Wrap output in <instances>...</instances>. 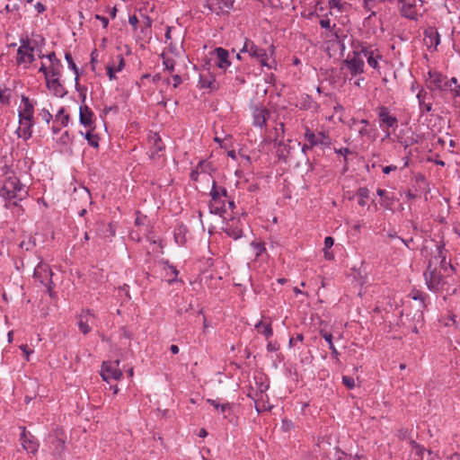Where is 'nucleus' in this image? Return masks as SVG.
Wrapping results in <instances>:
<instances>
[{"mask_svg": "<svg viewBox=\"0 0 460 460\" xmlns=\"http://www.w3.org/2000/svg\"><path fill=\"white\" fill-rule=\"evenodd\" d=\"M360 52L363 58H367V63L371 67L375 69L378 67V60L381 58V56L376 53V51L367 48H362Z\"/></svg>", "mask_w": 460, "mask_h": 460, "instance_id": "obj_22", "label": "nucleus"}, {"mask_svg": "<svg viewBox=\"0 0 460 460\" xmlns=\"http://www.w3.org/2000/svg\"><path fill=\"white\" fill-rule=\"evenodd\" d=\"M20 349L22 350V352H23V354L25 356V359L27 361H29L30 360V355H31L33 353V349H30L26 344L21 345Z\"/></svg>", "mask_w": 460, "mask_h": 460, "instance_id": "obj_46", "label": "nucleus"}, {"mask_svg": "<svg viewBox=\"0 0 460 460\" xmlns=\"http://www.w3.org/2000/svg\"><path fill=\"white\" fill-rule=\"evenodd\" d=\"M342 383L349 389H352L355 387V380L353 377L344 376L342 377Z\"/></svg>", "mask_w": 460, "mask_h": 460, "instance_id": "obj_43", "label": "nucleus"}, {"mask_svg": "<svg viewBox=\"0 0 460 460\" xmlns=\"http://www.w3.org/2000/svg\"><path fill=\"white\" fill-rule=\"evenodd\" d=\"M92 131L93 128H90V130H88L85 133L84 137L91 146L97 148L99 146V137L96 134H93Z\"/></svg>", "mask_w": 460, "mask_h": 460, "instance_id": "obj_32", "label": "nucleus"}, {"mask_svg": "<svg viewBox=\"0 0 460 460\" xmlns=\"http://www.w3.org/2000/svg\"><path fill=\"white\" fill-rule=\"evenodd\" d=\"M215 53L217 58V65L218 67L222 69L227 68L230 66V61L228 60V51L223 48H217L215 49Z\"/></svg>", "mask_w": 460, "mask_h": 460, "instance_id": "obj_24", "label": "nucleus"}, {"mask_svg": "<svg viewBox=\"0 0 460 460\" xmlns=\"http://www.w3.org/2000/svg\"><path fill=\"white\" fill-rule=\"evenodd\" d=\"M379 127L385 133V137L389 138L391 137L390 128L394 131L398 127V119L395 116L390 114L388 109L385 106H381L378 109Z\"/></svg>", "mask_w": 460, "mask_h": 460, "instance_id": "obj_5", "label": "nucleus"}, {"mask_svg": "<svg viewBox=\"0 0 460 460\" xmlns=\"http://www.w3.org/2000/svg\"><path fill=\"white\" fill-rule=\"evenodd\" d=\"M88 322V319H86L85 322L83 321V317H81V319L79 320L78 322V327L80 329V331L84 333V334H87L88 332H91V327L89 326V324L87 323Z\"/></svg>", "mask_w": 460, "mask_h": 460, "instance_id": "obj_39", "label": "nucleus"}, {"mask_svg": "<svg viewBox=\"0 0 460 460\" xmlns=\"http://www.w3.org/2000/svg\"><path fill=\"white\" fill-rule=\"evenodd\" d=\"M241 52L248 53L250 57L256 58L261 66L271 68V66L268 63L267 52L256 46L252 41L246 40Z\"/></svg>", "mask_w": 460, "mask_h": 460, "instance_id": "obj_6", "label": "nucleus"}, {"mask_svg": "<svg viewBox=\"0 0 460 460\" xmlns=\"http://www.w3.org/2000/svg\"><path fill=\"white\" fill-rule=\"evenodd\" d=\"M425 40L427 45L437 47L440 43V35L437 30L433 28H429L425 31Z\"/></svg>", "mask_w": 460, "mask_h": 460, "instance_id": "obj_25", "label": "nucleus"}, {"mask_svg": "<svg viewBox=\"0 0 460 460\" xmlns=\"http://www.w3.org/2000/svg\"><path fill=\"white\" fill-rule=\"evenodd\" d=\"M39 117H40V119L45 121L46 123H49V121L51 120L52 119V115L51 113L49 111V110L43 108L40 112H39Z\"/></svg>", "mask_w": 460, "mask_h": 460, "instance_id": "obj_40", "label": "nucleus"}, {"mask_svg": "<svg viewBox=\"0 0 460 460\" xmlns=\"http://www.w3.org/2000/svg\"><path fill=\"white\" fill-rule=\"evenodd\" d=\"M209 195L210 200L208 208L212 214L222 216L226 212L227 207L230 209L235 208L234 201L228 196L226 189L218 186L214 180L212 181V188Z\"/></svg>", "mask_w": 460, "mask_h": 460, "instance_id": "obj_1", "label": "nucleus"}, {"mask_svg": "<svg viewBox=\"0 0 460 460\" xmlns=\"http://www.w3.org/2000/svg\"><path fill=\"white\" fill-rule=\"evenodd\" d=\"M270 118V111L264 106L252 108V123L255 127L263 128Z\"/></svg>", "mask_w": 460, "mask_h": 460, "instance_id": "obj_14", "label": "nucleus"}, {"mask_svg": "<svg viewBox=\"0 0 460 460\" xmlns=\"http://www.w3.org/2000/svg\"><path fill=\"white\" fill-rule=\"evenodd\" d=\"M128 22L130 25H132L134 27V29H136V27L138 23V19L136 15H131L128 18Z\"/></svg>", "mask_w": 460, "mask_h": 460, "instance_id": "obj_53", "label": "nucleus"}, {"mask_svg": "<svg viewBox=\"0 0 460 460\" xmlns=\"http://www.w3.org/2000/svg\"><path fill=\"white\" fill-rule=\"evenodd\" d=\"M65 59L67 62L69 68H71L75 72V88L78 92H81L82 88L78 83V68L73 60L72 55L69 52H66L65 54Z\"/></svg>", "mask_w": 460, "mask_h": 460, "instance_id": "obj_27", "label": "nucleus"}, {"mask_svg": "<svg viewBox=\"0 0 460 460\" xmlns=\"http://www.w3.org/2000/svg\"><path fill=\"white\" fill-rule=\"evenodd\" d=\"M8 101H9V98L6 94V91L0 86V102L2 103H6V102H8Z\"/></svg>", "mask_w": 460, "mask_h": 460, "instance_id": "obj_48", "label": "nucleus"}, {"mask_svg": "<svg viewBox=\"0 0 460 460\" xmlns=\"http://www.w3.org/2000/svg\"><path fill=\"white\" fill-rule=\"evenodd\" d=\"M119 361L115 362H103L102 367L101 376L106 382L110 380H119L122 376V372L119 368Z\"/></svg>", "mask_w": 460, "mask_h": 460, "instance_id": "obj_11", "label": "nucleus"}, {"mask_svg": "<svg viewBox=\"0 0 460 460\" xmlns=\"http://www.w3.org/2000/svg\"><path fill=\"white\" fill-rule=\"evenodd\" d=\"M347 4L341 2V0H329L328 1V7L332 10L335 9L339 13H342L345 10Z\"/></svg>", "mask_w": 460, "mask_h": 460, "instance_id": "obj_34", "label": "nucleus"}, {"mask_svg": "<svg viewBox=\"0 0 460 460\" xmlns=\"http://www.w3.org/2000/svg\"><path fill=\"white\" fill-rule=\"evenodd\" d=\"M95 19L101 21L103 28H107L108 24H109V19L107 17H104V16H102V15H99V14H96L95 15Z\"/></svg>", "mask_w": 460, "mask_h": 460, "instance_id": "obj_50", "label": "nucleus"}, {"mask_svg": "<svg viewBox=\"0 0 460 460\" xmlns=\"http://www.w3.org/2000/svg\"><path fill=\"white\" fill-rule=\"evenodd\" d=\"M61 69L58 67L49 66V73L45 77L46 87L56 97L62 98L66 94V90L60 81Z\"/></svg>", "mask_w": 460, "mask_h": 460, "instance_id": "obj_4", "label": "nucleus"}, {"mask_svg": "<svg viewBox=\"0 0 460 460\" xmlns=\"http://www.w3.org/2000/svg\"><path fill=\"white\" fill-rule=\"evenodd\" d=\"M22 431L20 438V442L24 450L28 453L35 454L39 449V442L30 432H27L25 428L22 427Z\"/></svg>", "mask_w": 460, "mask_h": 460, "instance_id": "obj_12", "label": "nucleus"}, {"mask_svg": "<svg viewBox=\"0 0 460 460\" xmlns=\"http://www.w3.org/2000/svg\"><path fill=\"white\" fill-rule=\"evenodd\" d=\"M402 4L401 13L402 16L414 20L417 17L415 0H404Z\"/></svg>", "mask_w": 460, "mask_h": 460, "instance_id": "obj_21", "label": "nucleus"}, {"mask_svg": "<svg viewBox=\"0 0 460 460\" xmlns=\"http://www.w3.org/2000/svg\"><path fill=\"white\" fill-rule=\"evenodd\" d=\"M421 109L425 110L427 112L430 111L432 110V104L430 102H426L422 106H420Z\"/></svg>", "mask_w": 460, "mask_h": 460, "instance_id": "obj_58", "label": "nucleus"}, {"mask_svg": "<svg viewBox=\"0 0 460 460\" xmlns=\"http://www.w3.org/2000/svg\"><path fill=\"white\" fill-rule=\"evenodd\" d=\"M255 328L259 333L263 334L266 338H270L273 334V331L270 323H265L262 321H260L255 324Z\"/></svg>", "mask_w": 460, "mask_h": 460, "instance_id": "obj_28", "label": "nucleus"}, {"mask_svg": "<svg viewBox=\"0 0 460 460\" xmlns=\"http://www.w3.org/2000/svg\"><path fill=\"white\" fill-rule=\"evenodd\" d=\"M252 246L254 249L256 257L260 256L265 251V246L263 243H252Z\"/></svg>", "mask_w": 460, "mask_h": 460, "instance_id": "obj_44", "label": "nucleus"}, {"mask_svg": "<svg viewBox=\"0 0 460 460\" xmlns=\"http://www.w3.org/2000/svg\"><path fill=\"white\" fill-rule=\"evenodd\" d=\"M79 119H80V123L82 125H84V127L89 128H93L94 114L88 106H86V105L80 106Z\"/></svg>", "mask_w": 460, "mask_h": 460, "instance_id": "obj_18", "label": "nucleus"}, {"mask_svg": "<svg viewBox=\"0 0 460 460\" xmlns=\"http://www.w3.org/2000/svg\"><path fill=\"white\" fill-rule=\"evenodd\" d=\"M333 457L328 460H349V456L337 447H333ZM327 460V459H326Z\"/></svg>", "mask_w": 460, "mask_h": 460, "instance_id": "obj_36", "label": "nucleus"}, {"mask_svg": "<svg viewBox=\"0 0 460 460\" xmlns=\"http://www.w3.org/2000/svg\"><path fill=\"white\" fill-rule=\"evenodd\" d=\"M305 138L310 144L309 147H314L318 145H328L329 137L324 132L315 134L309 128H305Z\"/></svg>", "mask_w": 460, "mask_h": 460, "instance_id": "obj_15", "label": "nucleus"}, {"mask_svg": "<svg viewBox=\"0 0 460 460\" xmlns=\"http://www.w3.org/2000/svg\"><path fill=\"white\" fill-rule=\"evenodd\" d=\"M49 443L50 444V449L55 456H60L65 449V439L59 437L57 432L55 435L49 437Z\"/></svg>", "mask_w": 460, "mask_h": 460, "instance_id": "obj_19", "label": "nucleus"}, {"mask_svg": "<svg viewBox=\"0 0 460 460\" xmlns=\"http://www.w3.org/2000/svg\"><path fill=\"white\" fill-rule=\"evenodd\" d=\"M309 146H310V144H309V143H308V144H305V145L302 146V151H303V153H305H305L307 152V150H309V149H312V148H313V147H309Z\"/></svg>", "mask_w": 460, "mask_h": 460, "instance_id": "obj_64", "label": "nucleus"}, {"mask_svg": "<svg viewBox=\"0 0 460 460\" xmlns=\"http://www.w3.org/2000/svg\"><path fill=\"white\" fill-rule=\"evenodd\" d=\"M334 244V239L332 236H327L324 239L323 255L326 260H332L334 255L329 249Z\"/></svg>", "mask_w": 460, "mask_h": 460, "instance_id": "obj_29", "label": "nucleus"}, {"mask_svg": "<svg viewBox=\"0 0 460 460\" xmlns=\"http://www.w3.org/2000/svg\"><path fill=\"white\" fill-rule=\"evenodd\" d=\"M358 196L359 197L358 204L362 207L366 205V199L369 197V190L367 188H359L358 190Z\"/></svg>", "mask_w": 460, "mask_h": 460, "instance_id": "obj_35", "label": "nucleus"}, {"mask_svg": "<svg viewBox=\"0 0 460 460\" xmlns=\"http://www.w3.org/2000/svg\"><path fill=\"white\" fill-rule=\"evenodd\" d=\"M267 349L269 351H275V350H277V347L272 342H269L268 345H267Z\"/></svg>", "mask_w": 460, "mask_h": 460, "instance_id": "obj_59", "label": "nucleus"}, {"mask_svg": "<svg viewBox=\"0 0 460 460\" xmlns=\"http://www.w3.org/2000/svg\"><path fill=\"white\" fill-rule=\"evenodd\" d=\"M34 109L28 97L22 96L19 109V119L33 120Z\"/></svg>", "mask_w": 460, "mask_h": 460, "instance_id": "obj_17", "label": "nucleus"}, {"mask_svg": "<svg viewBox=\"0 0 460 460\" xmlns=\"http://www.w3.org/2000/svg\"><path fill=\"white\" fill-rule=\"evenodd\" d=\"M49 70V66H46L44 64H42L39 69V71L44 75V78L47 76Z\"/></svg>", "mask_w": 460, "mask_h": 460, "instance_id": "obj_56", "label": "nucleus"}, {"mask_svg": "<svg viewBox=\"0 0 460 460\" xmlns=\"http://www.w3.org/2000/svg\"><path fill=\"white\" fill-rule=\"evenodd\" d=\"M177 230V234L174 232V242L180 244L185 243L187 240L186 234L188 233L187 228L181 225Z\"/></svg>", "mask_w": 460, "mask_h": 460, "instance_id": "obj_30", "label": "nucleus"}, {"mask_svg": "<svg viewBox=\"0 0 460 460\" xmlns=\"http://www.w3.org/2000/svg\"><path fill=\"white\" fill-rule=\"evenodd\" d=\"M447 82H449V84H450V87L448 89H451L453 84H455V85L457 84V79L456 77H452L451 79H447Z\"/></svg>", "mask_w": 460, "mask_h": 460, "instance_id": "obj_60", "label": "nucleus"}, {"mask_svg": "<svg viewBox=\"0 0 460 460\" xmlns=\"http://www.w3.org/2000/svg\"><path fill=\"white\" fill-rule=\"evenodd\" d=\"M426 81L428 88L432 91H447L450 87V84L447 82V77L437 71H429Z\"/></svg>", "mask_w": 460, "mask_h": 460, "instance_id": "obj_9", "label": "nucleus"}, {"mask_svg": "<svg viewBox=\"0 0 460 460\" xmlns=\"http://www.w3.org/2000/svg\"><path fill=\"white\" fill-rule=\"evenodd\" d=\"M445 261L446 258L443 257L438 266L437 264L433 265V262L430 261L424 273L428 288L432 291H439L445 288L447 281L442 272L447 270V268L444 265Z\"/></svg>", "mask_w": 460, "mask_h": 460, "instance_id": "obj_3", "label": "nucleus"}, {"mask_svg": "<svg viewBox=\"0 0 460 460\" xmlns=\"http://www.w3.org/2000/svg\"><path fill=\"white\" fill-rule=\"evenodd\" d=\"M321 336L328 342L329 349L332 350V355L337 357L339 355V352L332 342V333L321 331Z\"/></svg>", "mask_w": 460, "mask_h": 460, "instance_id": "obj_31", "label": "nucleus"}, {"mask_svg": "<svg viewBox=\"0 0 460 460\" xmlns=\"http://www.w3.org/2000/svg\"><path fill=\"white\" fill-rule=\"evenodd\" d=\"M52 275L53 272L50 270L49 266L41 261L36 266L33 273L34 278L37 280H39L43 286L49 288V289L51 288Z\"/></svg>", "mask_w": 460, "mask_h": 460, "instance_id": "obj_10", "label": "nucleus"}, {"mask_svg": "<svg viewBox=\"0 0 460 460\" xmlns=\"http://www.w3.org/2000/svg\"><path fill=\"white\" fill-rule=\"evenodd\" d=\"M376 193H377V195H379L380 197H385V194H386V190H384V189H377Z\"/></svg>", "mask_w": 460, "mask_h": 460, "instance_id": "obj_62", "label": "nucleus"}, {"mask_svg": "<svg viewBox=\"0 0 460 460\" xmlns=\"http://www.w3.org/2000/svg\"><path fill=\"white\" fill-rule=\"evenodd\" d=\"M199 85L201 88L209 89L211 91L218 88V83L215 76L208 74H201L199 76Z\"/></svg>", "mask_w": 460, "mask_h": 460, "instance_id": "obj_23", "label": "nucleus"}, {"mask_svg": "<svg viewBox=\"0 0 460 460\" xmlns=\"http://www.w3.org/2000/svg\"><path fill=\"white\" fill-rule=\"evenodd\" d=\"M320 25L322 28L326 30H331L332 28L331 20L329 18L322 19L320 21Z\"/></svg>", "mask_w": 460, "mask_h": 460, "instance_id": "obj_47", "label": "nucleus"}, {"mask_svg": "<svg viewBox=\"0 0 460 460\" xmlns=\"http://www.w3.org/2000/svg\"><path fill=\"white\" fill-rule=\"evenodd\" d=\"M115 72H120L125 66V60L121 55H118L110 64Z\"/></svg>", "mask_w": 460, "mask_h": 460, "instance_id": "obj_33", "label": "nucleus"}, {"mask_svg": "<svg viewBox=\"0 0 460 460\" xmlns=\"http://www.w3.org/2000/svg\"><path fill=\"white\" fill-rule=\"evenodd\" d=\"M399 438L401 439H408L409 440L410 438H408V430L407 429H401L399 431Z\"/></svg>", "mask_w": 460, "mask_h": 460, "instance_id": "obj_55", "label": "nucleus"}, {"mask_svg": "<svg viewBox=\"0 0 460 460\" xmlns=\"http://www.w3.org/2000/svg\"><path fill=\"white\" fill-rule=\"evenodd\" d=\"M207 402L214 406L217 410H219L221 412H225L226 410L228 408V404H220L217 401L212 399H208Z\"/></svg>", "mask_w": 460, "mask_h": 460, "instance_id": "obj_41", "label": "nucleus"}, {"mask_svg": "<svg viewBox=\"0 0 460 460\" xmlns=\"http://www.w3.org/2000/svg\"><path fill=\"white\" fill-rule=\"evenodd\" d=\"M409 445L411 447V454H413L416 460H423L425 448L423 446L418 444L412 438L409 439Z\"/></svg>", "mask_w": 460, "mask_h": 460, "instance_id": "obj_26", "label": "nucleus"}, {"mask_svg": "<svg viewBox=\"0 0 460 460\" xmlns=\"http://www.w3.org/2000/svg\"><path fill=\"white\" fill-rule=\"evenodd\" d=\"M427 95H428V93L421 89L418 94H417V99L419 101V104L420 106H422L423 104H425V102H426V98H427Z\"/></svg>", "mask_w": 460, "mask_h": 460, "instance_id": "obj_45", "label": "nucleus"}, {"mask_svg": "<svg viewBox=\"0 0 460 460\" xmlns=\"http://www.w3.org/2000/svg\"><path fill=\"white\" fill-rule=\"evenodd\" d=\"M181 79L179 75H174V87H176L179 84H181Z\"/></svg>", "mask_w": 460, "mask_h": 460, "instance_id": "obj_63", "label": "nucleus"}, {"mask_svg": "<svg viewBox=\"0 0 460 460\" xmlns=\"http://www.w3.org/2000/svg\"><path fill=\"white\" fill-rule=\"evenodd\" d=\"M56 119L60 120L62 126L66 127L69 120L68 114H65V109L60 108L56 115Z\"/></svg>", "mask_w": 460, "mask_h": 460, "instance_id": "obj_37", "label": "nucleus"}, {"mask_svg": "<svg viewBox=\"0 0 460 460\" xmlns=\"http://www.w3.org/2000/svg\"><path fill=\"white\" fill-rule=\"evenodd\" d=\"M450 90L453 92L455 96L460 97V84L455 85V87L451 88Z\"/></svg>", "mask_w": 460, "mask_h": 460, "instance_id": "obj_57", "label": "nucleus"}, {"mask_svg": "<svg viewBox=\"0 0 460 460\" xmlns=\"http://www.w3.org/2000/svg\"><path fill=\"white\" fill-rule=\"evenodd\" d=\"M116 73L117 72H115L114 69L111 67V66L109 64L107 66V75H108L110 80H113L116 78V76H115Z\"/></svg>", "mask_w": 460, "mask_h": 460, "instance_id": "obj_51", "label": "nucleus"}, {"mask_svg": "<svg viewBox=\"0 0 460 460\" xmlns=\"http://www.w3.org/2000/svg\"><path fill=\"white\" fill-rule=\"evenodd\" d=\"M33 51L34 47L31 44V41L28 39L22 40L21 45L17 50V64L24 65V66L27 67L35 59Z\"/></svg>", "mask_w": 460, "mask_h": 460, "instance_id": "obj_8", "label": "nucleus"}, {"mask_svg": "<svg viewBox=\"0 0 460 460\" xmlns=\"http://www.w3.org/2000/svg\"><path fill=\"white\" fill-rule=\"evenodd\" d=\"M33 125V120L19 119V127L16 130L18 137L24 140L29 139L32 135Z\"/></svg>", "mask_w": 460, "mask_h": 460, "instance_id": "obj_20", "label": "nucleus"}, {"mask_svg": "<svg viewBox=\"0 0 460 460\" xmlns=\"http://www.w3.org/2000/svg\"><path fill=\"white\" fill-rule=\"evenodd\" d=\"M208 8L217 14L228 13L232 9L234 0H207Z\"/></svg>", "mask_w": 460, "mask_h": 460, "instance_id": "obj_16", "label": "nucleus"}, {"mask_svg": "<svg viewBox=\"0 0 460 460\" xmlns=\"http://www.w3.org/2000/svg\"><path fill=\"white\" fill-rule=\"evenodd\" d=\"M33 7L37 11V13H43L46 10L45 5L43 4H41L40 2L36 3L33 5Z\"/></svg>", "mask_w": 460, "mask_h": 460, "instance_id": "obj_52", "label": "nucleus"}, {"mask_svg": "<svg viewBox=\"0 0 460 460\" xmlns=\"http://www.w3.org/2000/svg\"><path fill=\"white\" fill-rule=\"evenodd\" d=\"M344 65L352 76L362 74L364 72L365 61L360 50L349 54L344 60Z\"/></svg>", "mask_w": 460, "mask_h": 460, "instance_id": "obj_7", "label": "nucleus"}, {"mask_svg": "<svg viewBox=\"0 0 460 460\" xmlns=\"http://www.w3.org/2000/svg\"><path fill=\"white\" fill-rule=\"evenodd\" d=\"M397 167L395 165H389L383 167L382 171L384 173L388 174L389 172L395 171Z\"/></svg>", "mask_w": 460, "mask_h": 460, "instance_id": "obj_54", "label": "nucleus"}, {"mask_svg": "<svg viewBox=\"0 0 460 460\" xmlns=\"http://www.w3.org/2000/svg\"><path fill=\"white\" fill-rule=\"evenodd\" d=\"M256 410L257 411H270L271 409V406H266L264 403H260L259 402H256Z\"/></svg>", "mask_w": 460, "mask_h": 460, "instance_id": "obj_49", "label": "nucleus"}, {"mask_svg": "<svg viewBox=\"0 0 460 460\" xmlns=\"http://www.w3.org/2000/svg\"><path fill=\"white\" fill-rule=\"evenodd\" d=\"M27 194L20 180L15 176H10L0 187V198L5 201L4 207L9 208L12 199L22 200Z\"/></svg>", "mask_w": 460, "mask_h": 460, "instance_id": "obj_2", "label": "nucleus"}, {"mask_svg": "<svg viewBox=\"0 0 460 460\" xmlns=\"http://www.w3.org/2000/svg\"><path fill=\"white\" fill-rule=\"evenodd\" d=\"M46 58L49 60V66L62 68V64L60 60L56 57L54 52H51L46 56Z\"/></svg>", "mask_w": 460, "mask_h": 460, "instance_id": "obj_38", "label": "nucleus"}, {"mask_svg": "<svg viewBox=\"0 0 460 460\" xmlns=\"http://www.w3.org/2000/svg\"><path fill=\"white\" fill-rule=\"evenodd\" d=\"M454 231L458 236H460V223L454 226Z\"/></svg>", "mask_w": 460, "mask_h": 460, "instance_id": "obj_61", "label": "nucleus"}, {"mask_svg": "<svg viewBox=\"0 0 460 460\" xmlns=\"http://www.w3.org/2000/svg\"><path fill=\"white\" fill-rule=\"evenodd\" d=\"M223 229L229 237L234 240L243 236V224L239 218H231L226 223Z\"/></svg>", "mask_w": 460, "mask_h": 460, "instance_id": "obj_13", "label": "nucleus"}, {"mask_svg": "<svg viewBox=\"0 0 460 460\" xmlns=\"http://www.w3.org/2000/svg\"><path fill=\"white\" fill-rule=\"evenodd\" d=\"M170 52V49H168V51H164L162 53L163 58V63L166 66L167 69L171 70L172 69V62L170 60V58L167 57Z\"/></svg>", "mask_w": 460, "mask_h": 460, "instance_id": "obj_42", "label": "nucleus"}]
</instances>
